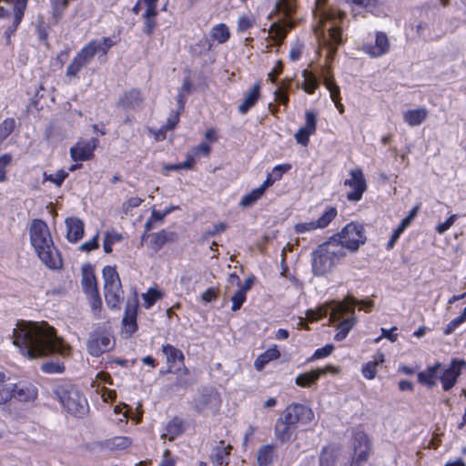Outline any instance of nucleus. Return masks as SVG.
<instances>
[{
	"label": "nucleus",
	"instance_id": "14",
	"mask_svg": "<svg viewBox=\"0 0 466 466\" xmlns=\"http://www.w3.org/2000/svg\"><path fill=\"white\" fill-rule=\"evenodd\" d=\"M113 348L111 338L106 334L95 332L87 341L88 352L94 357H99Z\"/></svg>",
	"mask_w": 466,
	"mask_h": 466
},
{
	"label": "nucleus",
	"instance_id": "7",
	"mask_svg": "<svg viewBox=\"0 0 466 466\" xmlns=\"http://www.w3.org/2000/svg\"><path fill=\"white\" fill-rule=\"evenodd\" d=\"M105 299L107 306L116 308L123 298L119 276L115 268L107 266L103 269Z\"/></svg>",
	"mask_w": 466,
	"mask_h": 466
},
{
	"label": "nucleus",
	"instance_id": "5",
	"mask_svg": "<svg viewBox=\"0 0 466 466\" xmlns=\"http://www.w3.org/2000/svg\"><path fill=\"white\" fill-rule=\"evenodd\" d=\"M56 394L68 412L76 416H84L87 412L86 400L75 387H61L57 390Z\"/></svg>",
	"mask_w": 466,
	"mask_h": 466
},
{
	"label": "nucleus",
	"instance_id": "11",
	"mask_svg": "<svg viewBox=\"0 0 466 466\" xmlns=\"http://www.w3.org/2000/svg\"><path fill=\"white\" fill-rule=\"evenodd\" d=\"M287 421L295 427L296 424H308L312 421L314 412L311 408L302 404L289 405L281 416Z\"/></svg>",
	"mask_w": 466,
	"mask_h": 466
},
{
	"label": "nucleus",
	"instance_id": "18",
	"mask_svg": "<svg viewBox=\"0 0 466 466\" xmlns=\"http://www.w3.org/2000/svg\"><path fill=\"white\" fill-rule=\"evenodd\" d=\"M15 382L5 372L0 371V406L5 407L11 404L15 398Z\"/></svg>",
	"mask_w": 466,
	"mask_h": 466
},
{
	"label": "nucleus",
	"instance_id": "43",
	"mask_svg": "<svg viewBox=\"0 0 466 466\" xmlns=\"http://www.w3.org/2000/svg\"><path fill=\"white\" fill-rule=\"evenodd\" d=\"M166 433L161 435L162 439L167 438L169 441H173L177 436L182 432V423L178 420H172L167 425Z\"/></svg>",
	"mask_w": 466,
	"mask_h": 466
},
{
	"label": "nucleus",
	"instance_id": "54",
	"mask_svg": "<svg viewBox=\"0 0 466 466\" xmlns=\"http://www.w3.org/2000/svg\"><path fill=\"white\" fill-rule=\"evenodd\" d=\"M465 319H466V308L463 309L462 312L457 319L451 320L447 325V328L445 329L444 333L446 335L451 334L458 326L462 324L465 321Z\"/></svg>",
	"mask_w": 466,
	"mask_h": 466
},
{
	"label": "nucleus",
	"instance_id": "55",
	"mask_svg": "<svg viewBox=\"0 0 466 466\" xmlns=\"http://www.w3.org/2000/svg\"><path fill=\"white\" fill-rule=\"evenodd\" d=\"M65 370L60 363L46 362L42 365V370L48 373H61Z\"/></svg>",
	"mask_w": 466,
	"mask_h": 466
},
{
	"label": "nucleus",
	"instance_id": "25",
	"mask_svg": "<svg viewBox=\"0 0 466 466\" xmlns=\"http://www.w3.org/2000/svg\"><path fill=\"white\" fill-rule=\"evenodd\" d=\"M67 228L66 238L73 243L79 241L84 236V223L78 218L71 217L66 219Z\"/></svg>",
	"mask_w": 466,
	"mask_h": 466
},
{
	"label": "nucleus",
	"instance_id": "59",
	"mask_svg": "<svg viewBox=\"0 0 466 466\" xmlns=\"http://www.w3.org/2000/svg\"><path fill=\"white\" fill-rule=\"evenodd\" d=\"M14 1L15 4L16 22H17L21 16H24L25 10L26 8L28 0H14Z\"/></svg>",
	"mask_w": 466,
	"mask_h": 466
},
{
	"label": "nucleus",
	"instance_id": "39",
	"mask_svg": "<svg viewBox=\"0 0 466 466\" xmlns=\"http://www.w3.org/2000/svg\"><path fill=\"white\" fill-rule=\"evenodd\" d=\"M339 455V451L334 446L325 447L319 456L320 466H334Z\"/></svg>",
	"mask_w": 466,
	"mask_h": 466
},
{
	"label": "nucleus",
	"instance_id": "22",
	"mask_svg": "<svg viewBox=\"0 0 466 466\" xmlns=\"http://www.w3.org/2000/svg\"><path fill=\"white\" fill-rule=\"evenodd\" d=\"M137 301H128L126 307L125 316L122 319L123 332L127 336L132 335L137 329Z\"/></svg>",
	"mask_w": 466,
	"mask_h": 466
},
{
	"label": "nucleus",
	"instance_id": "12",
	"mask_svg": "<svg viewBox=\"0 0 466 466\" xmlns=\"http://www.w3.org/2000/svg\"><path fill=\"white\" fill-rule=\"evenodd\" d=\"M350 177L347 178L344 182L345 186L351 188V190L347 193V198L350 201H359L367 189L365 177L360 168L350 170Z\"/></svg>",
	"mask_w": 466,
	"mask_h": 466
},
{
	"label": "nucleus",
	"instance_id": "40",
	"mask_svg": "<svg viewBox=\"0 0 466 466\" xmlns=\"http://www.w3.org/2000/svg\"><path fill=\"white\" fill-rule=\"evenodd\" d=\"M274 445H264L259 448L257 454V461L259 466H268L274 457Z\"/></svg>",
	"mask_w": 466,
	"mask_h": 466
},
{
	"label": "nucleus",
	"instance_id": "21",
	"mask_svg": "<svg viewBox=\"0 0 466 466\" xmlns=\"http://www.w3.org/2000/svg\"><path fill=\"white\" fill-rule=\"evenodd\" d=\"M463 365L464 361L453 360L450 368L444 369L442 367L441 381L445 390H449L454 386Z\"/></svg>",
	"mask_w": 466,
	"mask_h": 466
},
{
	"label": "nucleus",
	"instance_id": "28",
	"mask_svg": "<svg viewBox=\"0 0 466 466\" xmlns=\"http://www.w3.org/2000/svg\"><path fill=\"white\" fill-rule=\"evenodd\" d=\"M177 236L174 232L161 230L150 235V248L154 252L159 251L167 242H174Z\"/></svg>",
	"mask_w": 466,
	"mask_h": 466
},
{
	"label": "nucleus",
	"instance_id": "2",
	"mask_svg": "<svg viewBox=\"0 0 466 466\" xmlns=\"http://www.w3.org/2000/svg\"><path fill=\"white\" fill-rule=\"evenodd\" d=\"M354 309V298L348 296L342 301L332 300L320 305L316 309H308L306 318L313 322L329 313V324L338 330L334 339L339 341L347 337L356 324V318L353 316Z\"/></svg>",
	"mask_w": 466,
	"mask_h": 466
},
{
	"label": "nucleus",
	"instance_id": "44",
	"mask_svg": "<svg viewBox=\"0 0 466 466\" xmlns=\"http://www.w3.org/2000/svg\"><path fill=\"white\" fill-rule=\"evenodd\" d=\"M302 76L304 78L302 83L304 90L309 94L314 93L316 88L319 86V82L316 76L308 70L303 71Z\"/></svg>",
	"mask_w": 466,
	"mask_h": 466
},
{
	"label": "nucleus",
	"instance_id": "34",
	"mask_svg": "<svg viewBox=\"0 0 466 466\" xmlns=\"http://www.w3.org/2000/svg\"><path fill=\"white\" fill-rule=\"evenodd\" d=\"M280 353L276 346L268 349L264 353L260 354L254 362V367L257 370L260 371L264 366L271 360H278Z\"/></svg>",
	"mask_w": 466,
	"mask_h": 466
},
{
	"label": "nucleus",
	"instance_id": "17",
	"mask_svg": "<svg viewBox=\"0 0 466 466\" xmlns=\"http://www.w3.org/2000/svg\"><path fill=\"white\" fill-rule=\"evenodd\" d=\"M306 124L300 127L295 134L296 141L302 145L307 146L309 141V137L314 134L316 130L317 119L316 114L311 111H307L306 114Z\"/></svg>",
	"mask_w": 466,
	"mask_h": 466
},
{
	"label": "nucleus",
	"instance_id": "33",
	"mask_svg": "<svg viewBox=\"0 0 466 466\" xmlns=\"http://www.w3.org/2000/svg\"><path fill=\"white\" fill-rule=\"evenodd\" d=\"M131 444L132 440L130 438L125 436H116L114 438L106 440L103 443V446L106 449L111 451H123L130 447Z\"/></svg>",
	"mask_w": 466,
	"mask_h": 466
},
{
	"label": "nucleus",
	"instance_id": "6",
	"mask_svg": "<svg viewBox=\"0 0 466 466\" xmlns=\"http://www.w3.org/2000/svg\"><path fill=\"white\" fill-rule=\"evenodd\" d=\"M278 12L284 14L285 17L280 22H274L270 25L268 34L276 44L279 45L286 37L289 29L292 28L293 23L288 20V16L294 11V0H279L276 5Z\"/></svg>",
	"mask_w": 466,
	"mask_h": 466
},
{
	"label": "nucleus",
	"instance_id": "63",
	"mask_svg": "<svg viewBox=\"0 0 466 466\" xmlns=\"http://www.w3.org/2000/svg\"><path fill=\"white\" fill-rule=\"evenodd\" d=\"M285 88L286 86L282 85L279 89L275 91L276 99L279 100L283 105H287L289 101L288 96L284 92Z\"/></svg>",
	"mask_w": 466,
	"mask_h": 466
},
{
	"label": "nucleus",
	"instance_id": "16",
	"mask_svg": "<svg viewBox=\"0 0 466 466\" xmlns=\"http://www.w3.org/2000/svg\"><path fill=\"white\" fill-rule=\"evenodd\" d=\"M336 216L337 209L335 208H330L317 220L295 225V231L297 233H304L317 228H324L336 218Z\"/></svg>",
	"mask_w": 466,
	"mask_h": 466
},
{
	"label": "nucleus",
	"instance_id": "41",
	"mask_svg": "<svg viewBox=\"0 0 466 466\" xmlns=\"http://www.w3.org/2000/svg\"><path fill=\"white\" fill-rule=\"evenodd\" d=\"M327 1L328 0H316L315 2L314 15L319 20L320 23H323L327 20H332L334 18V13L332 11L322 9L325 6Z\"/></svg>",
	"mask_w": 466,
	"mask_h": 466
},
{
	"label": "nucleus",
	"instance_id": "32",
	"mask_svg": "<svg viewBox=\"0 0 466 466\" xmlns=\"http://www.w3.org/2000/svg\"><path fill=\"white\" fill-rule=\"evenodd\" d=\"M100 48H102V44H100L98 40H92L86 44L76 54V56L81 58L86 65H88L94 56L100 53Z\"/></svg>",
	"mask_w": 466,
	"mask_h": 466
},
{
	"label": "nucleus",
	"instance_id": "48",
	"mask_svg": "<svg viewBox=\"0 0 466 466\" xmlns=\"http://www.w3.org/2000/svg\"><path fill=\"white\" fill-rule=\"evenodd\" d=\"M324 85H325L326 88L329 91L330 97H331L332 101L340 99L339 86L335 83V81L333 80V78L331 76H324Z\"/></svg>",
	"mask_w": 466,
	"mask_h": 466
},
{
	"label": "nucleus",
	"instance_id": "4",
	"mask_svg": "<svg viewBox=\"0 0 466 466\" xmlns=\"http://www.w3.org/2000/svg\"><path fill=\"white\" fill-rule=\"evenodd\" d=\"M344 255L335 240L319 246L312 254V273L315 276L328 274L334 267L335 259H339Z\"/></svg>",
	"mask_w": 466,
	"mask_h": 466
},
{
	"label": "nucleus",
	"instance_id": "9",
	"mask_svg": "<svg viewBox=\"0 0 466 466\" xmlns=\"http://www.w3.org/2000/svg\"><path fill=\"white\" fill-rule=\"evenodd\" d=\"M82 287L84 291L89 296L90 305L96 313L101 307V299L98 293L96 279L92 267L84 266L82 268Z\"/></svg>",
	"mask_w": 466,
	"mask_h": 466
},
{
	"label": "nucleus",
	"instance_id": "36",
	"mask_svg": "<svg viewBox=\"0 0 466 466\" xmlns=\"http://www.w3.org/2000/svg\"><path fill=\"white\" fill-rule=\"evenodd\" d=\"M329 35L330 39L326 43V46L329 49L327 58L332 59L336 53L337 46L341 43L340 29L339 27H330L329 29Z\"/></svg>",
	"mask_w": 466,
	"mask_h": 466
},
{
	"label": "nucleus",
	"instance_id": "29",
	"mask_svg": "<svg viewBox=\"0 0 466 466\" xmlns=\"http://www.w3.org/2000/svg\"><path fill=\"white\" fill-rule=\"evenodd\" d=\"M442 366L440 363H436L433 367L429 368L427 370L420 372L418 374V380L426 384L429 387H432L436 384L437 380H441Z\"/></svg>",
	"mask_w": 466,
	"mask_h": 466
},
{
	"label": "nucleus",
	"instance_id": "30",
	"mask_svg": "<svg viewBox=\"0 0 466 466\" xmlns=\"http://www.w3.org/2000/svg\"><path fill=\"white\" fill-rule=\"evenodd\" d=\"M232 447L230 444L225 445L223 441H220L213 448L211 459L214 463L218 465L226 466L228 464V458L230 454Z\"/></svg>",
	"mask_w": 466,
	"mask_h": 466
},
{
	"label": "nucleus",
	"instance_id": "19",
	"mask_svg": "<svg viewBox=\"0 0 466 466\" xmlns=\"http://www.w3.org/2000/svg\"><path fill=\"white\" fill-rule=\"evenodd\" d=\"M0 17H13L11 25L7 27V39L10 40V34L14 33L19 25L23 16L16 22L15 4L14 0H0Z\"/></svg>",
	"mask_w": 466,
	"mask_h": 466
},
{
	"label": "nucleus",
	"instance_id": "38",
	"mask_svg": "<svg viewBox=\"0 0 466 466\" xmlns=\"http://www.w3.org/2000/svg\"><path fill=\"white\" fill-rule=\"evenodd\" d=\"M384 362V355L377 353L373 361L366 363L362 368V374L368 380H373L377 374V367Z\"/></svg>",
	"mask_w": 466,
	"mask_h": 466
},
{
	"label": "nucleus",
	"instance_id": "1",
	"mask_svg": "<svg viewBox=\"0 0 466 466\" xmlns=\"http://www.w3.org/2000/svg\"><path fill=\"white\" fill-rule=\"evenodd\" d=\"M13 343L28 359H39L49 354L69 355L70 347L56 337L47 324L19 321L13 332Z\"/></svg>",
	"mask_w": 466,
	"mask_h": 466
},
{
	"label": "nucleus",
	"instance_id": "20",
	"mask_svg": "<svg viewBox=\"0 0 466 466\" xmlns=\"http://www.w3.org/2000/svg\"><path fill=\"white\" fill-rule=\"evenodd\" d=\"M143 97L137 89H130L123 93L118 98L116 106L124 109L136 110L141 107L143 104Z\"/></svg>",
	"mask_w": 466,
	"mask_h": 466
},
{
	"label": "nucleus",
	"instance_id": "10",
	"mask_svg": "<svg viewBox=\"0 0 466 466\" xmlns=\"http://www.w3.org/2000/svg\"><path fill=\"white\" fill-rule=\"evenodd\" d=\"M157 1L158 0H138L133 7V12L135 14L142 12V17L144 19V32L147 35H152L156 27L155 17L157 14Z\"/></svg>",
	"mask_w": 466,
	"mask_h": 466
},
{
	"label": "nucleus",
	"instance_id": "23",
	"mask_svg": "<svg viewBox=\"0 0 466 466\" xmlns=\"http://www.w3.org/2000/svg\"><path fill=\"white\" fill-rule=\"evenodd\" d=\"M15 390H14L15 400L19 401H32L36 399L37 390L34 384L28 381L15 382Z\"/></svg>",
	"mask_w": 466,
	"mask_h": 466
},
{
	"label": "nucleus",
	"instance_id": "13",
	"mask_svg": "<svg viewBox=\"0 0 466 466\" xmlns=\"http://www.w3.org/2000/svg\"><path fill=\"white\" fill-rule=\"evenodd\" d=\"M331 371L334 373L338 372L337 368L328 365L325 368H318L315 370H311L303 373L299 374L295 379V383L297 386L301 388H310L317 384L319 379L327 374V372Z\"/></svg>",
	"mask_w": 466,
	"mask_h": 466
},
{
	"label": "nucleus",
	"instance_id": "27",
	"mask_svg": "<svg viewBox=\"0 0 466 466\" xmlns=\"http://www.w3.org/2000/svg\"><path fill=\"white\" fill-rule=\"evenodd\" d=\"M218 403V396L214 391H207L200 394L194 400V407L198 412L216 408Z\"/></svg>",
	"mask_w": 466,
	"mask_h": 466
},
{
	"label": "nucleus",
	"instance_id": "49",
	"mask_svg": "<svg viewBox=\"0 0 466 466\" xmlns=\"http://www.w3.org/2000/svg\"><path fill=\"white\" fill-rule=\"evenodd\" d=\"M347 2L352 5V10L360 12V9H367L370 11L376 6L375 0H347Z\"/></svg>",
	"mask_w": 466,
	"mask_h": 466
},
{
	"label": "nucleus",
	"instance_id": "50",
	"mask_svg": "<svg viewBox=\"0 0 466 466\" xmlns=\"http://www.w3.org/2000/svg\"><path fill=\"white\" fill-rule=\"evenodd\" d=\"M15 120L5 119L0 124V143L3 142L14 130Z\"/></svg>",
	"mask_w": 466,
	"mask_h": 466
},
{
	"label": "nucleus",
	"instance_id": "57",
	"mask_svg": "<svg viewBox=\"0 0 466 466\" xmlns=\"http://www.w3.org/2000/svg\"><path fill=\"white\" fill-rule=\"evenodd\" d=\"M98 248V233L89 241L83 243L79 248L82 251L90 252Z\"/></svg>",
	"mask_w": 466,
	"mask_h": 466
},
{
	"label": "nucleus",
	"instance_id": "24",
	"mask_svg": "<svg viewBox=\"0 0 466 466\" xmlns=\"http://www.w3.org/2000/svg\"><path fill=\"white\" fill-rule=\"evenodd\" d=\"M390 41L386 34L378 32L376 34L375 45H366L363 50L372 57H379L388 52Z\"/></svg>",
	"mask_w": 466,
	"mask_h": 466
},
{
	"label": "nucleus",
	"instance_id": "3",
	"mask_svg": "<svg viewBox=\"0 0 466 466\" xmlns=\"http://www.w3.org/2000/svg\"><path fill=\"white\" fill-rule=\"evenodd\" d=\"M30 240L40 259L50 268L61 267V260L53 246V239L46 222L34 219L30 226Z\"/></svg>",
	"mask_w": 466,
	"mask_h": 466
},
{
	"label": "nucleus",
	"instance_id": "45",
	"mask_svg": "<svg viewBox=\"0 0 466 466\" xmlns=\"http://www.w3.org/2000/svg\"><path fill=\"white\" fill-rule=\"evenodd\" d=\"M87 66L81 58L77 56L74 57V59L68 65L66 76L69 78L76 77L78 73L82 70L83 67Z\"/></svg>",
	"mask_w": 466,
	"mask_h": 466
},
{
	"label": "nucleus",
	"instance_id": "61",
	"mask_svg": "<svg viewBox=\"0 0 466 466\" xmlns=\"http://www.w3.org/2000/svg\"><path fill=\"white\" fill-rule=\"evenodd\" d=\"M333 349L334 347L332 345H326L325 347L317 350L313 355V358L320 359L329 356L332 352Z\"/></svg>",
	"mask_w": 466,
	"mask_h": 466
},
{
	"label": "nucleus",
	"instance_id": "26",
	"mask_svg": "<svg viewBox=\"0 0 466 466\" xmlns=\"http://www.w3.org/2000/svg\"><path fill=\"white\" fill-rule=\"evenodd\" d=\"M275 436L282 443L290 441L295 437V427L287 423L286 420L280 417L275 425Z\"/></svg>",
	"mask_w": 466,
	"mask_h": 466
},
{
	"label": "nucleus",
	"instance_id": "37",
	"mask_svg": "<svg viewBox=\"0 0 466 466\" xmlns=\"http://www.w3.org/2000/svg\"><path fill=\"white\" fill-rule=\"evenodd\" d=\"M427 114L424 108L408 110L404 113L403 118L408 125L414 127L421 124L427 117Z\"/></svg>",
	"mask_w": 466,
	"mask_h": 466
},
{
	"label": "nucleus",
	"instance_id": "64",
	"mask_svg": "<svg viewBox=\"0 0 466 466\" xmlns=\"http://www.w3.org/2000/svg\"><path fill=\"white\" fill-rule=\"evenodd\" d=\"M455 216H451L444 223H441L440 224L437 228H436V230L440 233V234H442L444 233L446 230H448L451 225L453 224L454 220H455Z\"/></svg>",
	"mask_w": 466,
	"mask_h": 466
},
{
	"label": "nucleus",
	"instance_id": "60",
	"mask_svg": "<svg viewBox=\"0 0 466 466\" xmlns=\"http://www.w3.org/2000/svg\"><path fill=\"white\" fill-rule=\"evenodd\" d=\"M254 24V20L249 18V17H246V16H242L238 19V30L239 31H245L248 28H250Z\"/></svg>",
	"mask_w": 466,
	"mask_h": 466
},
{
	"label": "nucleus",
	"instance_id": "35",
	"mask_svg": "<svg viewBox=\"0 0 466 466\" xmlns=\"http://www.w3.org/2000/svg\"><path fill=\"white\" fill-rule=\"evenodd\" d=\"M163 353L167 357V361L169 364L168 372H171V368L174 366L175 362L177 360L180 363H184V355L182 351L172 345H165L162 349Z\"/></svg>",
	"mask_w": 466,
	"mask_h": 466
},
{
	"label": "nucleus",
	"instance_id": "56",
	"mask_svg": "<svg viewBox=\"0 0 466 466\" xmlns=\"http://www.w3.org/2000/svg\"><path fill=\"white\" fill-rule=\"evenodd\" d=\"M141 202L142 199L137 197L128 198L122 206L124 212L127 214L131 208L138 207Z\"/></svg>",
	"mask_w": 466,
	"mask_h": 466
},
{
	"label": "nucleus",
	"instance_id": "8",
	"mask_svg": "<svg viewBox=\"0 0 466 466\" xmlns=\"http://www.w3.org/2000/svg\"><path fill=\"white\" fill-rule=\"evenodd\" d=\"M331 240L336 241L339 248L341 246L354 252L359 249L360 245L365 243L366 237L364 236L362 226L350 223L338 234L337 238H333Z\"/></svg>",
	"mask_w": 466,
	"mask_h": 466
},
{
	"label": "nucleus",
	"instance_id": "51",
	"mask_svg": "<svg viewBox=\"0 0 466 466\" xmlns=\"http://www.w3.org/2000/svg\"><path fill=\"white\" fill-rule=\"evenodd\" d=\"M230 299L232 301V310L237 311L246 300V292L238 288Z\"/></svg>",
	"mask_w": 466,
	"mask_h": 466
},
{
	"label": "nucleus",
	"instance_id": "46",
	"mask_svg": "<svg viewBox=\"0 0 466 466\" xmlns=\"http://www.w3.org/2000/svg\"><path fill=\"white\" fill-rule=\"evenodd\" d=\"M264 194L262 193V190L261 189H258V187L253 189L251 192H249L248 194L245 195L240 202H239V206L246 208H248V207H251L252 205H254L259 198H261V197L263 196Z\"/></svg>",
	"mask_w": 466,
	"mask_h": 466
},
{
	"label": "nucleus",
	"instance_id": "15",
	"mask_svg": "<svg viewBox=\"0 0 466 466\" xmlns=\"http://www.w3.org/2000/svg\"><path fill=\"white\" fill-rule=\"evenodd\" d=\"M98 145L96 138H91L88 141H79L70 148V155L74 161L89 160L94 156V150Z\"/></svg>",
	"mask_w": 466,
	"mask_h": 466
},
{
	"label": "nucleus",
	"instance_id": "53",
	"mask_svg": "<svg viewBox=\"0 0 466 466\" xmlns=\"http://www.w3.org/2000/svg\"><path fill=\"white\" fill-rule=\"evenodd\" d=\"M162 298L160 291L149 289L147 293L143 294V299L146 302V308H150L153 304Z\"/></svg>",
	"mask_w": 466,
	"mask_h": 466
},
{
	"label": "nucleus",
	"instance_id": "42",
	"mask_svg": "<svg viewBox=\"0 0 466 466\" xmlns=\"http://www.w3.org/2000/svg\"><path fill=\"white\" fill-rule=\"evenodd\" d=\"M229 36V29L225 24H218L211 30V37L219 44L225 43Z\"/></svg>",
	"mask_w": 466,
	"mask_h": 466
},
{
	"label": "nucleus",
	"instance_id": "31",
	"mask_svg": "<svg viewBox=\"0 0 466 466\" xmlns=\"http://www.w3.org/2000/svg\"><path fill=\"white\" fill-rule=\"evenodd\" d=\"M260 95V83H257L245 95L243 102L239 105L238 110L241 114H245L258 101Z\"/></svg>",
	"mask_w": 466,
	"mask_h": 466
},
{
	"label": "nucleus",
	"instance_id": "58",
	"mask_svg": "<svg viewBox=\"0 0 466 466\" xmlns=\"http://www.w3.org/2000/svg\"><path fill=\"white\" fill-rule=\"evenodd\" d=\"M227 224L224 223V222H221V223H218V224H216L212 227V228L207 230L204 234V237L205 238H209V237H213L220 232H223L226 230L227 228Z\"/></svg>",
	"mask_w": 466,
	"mask_h": 466
},
{
	"label": "nucleus",
	"instance_id": "47",
	"mask_svg": "<svg viewBox=\"0 0 466 466\" xmlns=\"http://www.w3.org/2000/svg\"><path fill=\"white\" fill-rule=\"evenodd\" d=\"M13 162V156L9 153L0 155V183L7 180V167Z\"/></svg>",
	"mask_w": 466,
	"mask_h": 466
},
{
	"label": "nucleus",
	"instance_id": "62",
	"mask_svg": "<svg viewBox=\"0 0 466 466\" xmlns=\"http://www.w3.org/2000/svg\"><path fill=\"white\" fill-rule=\"evenodd\" d=\"M395 330H397V327H393L390 330L382 328L381 329V337L387 338L391 342H395L398 339V334L394 332Z\"/></svg>",
	"mask_w": 466,
	"mask_h": 466
},
{
	"label": "nucleus",
	"instance_id": "52",
	"mask_svg": "<svg viewBox=\"0 0 466 466\" xmlns=\"http://www.w3.org/2000/svg\"><path fill=\"white\" fill-rule=\"evenodd\" d=\"M67 176L68 174L64 170H59L53 175L44 173V181H50L57 187H60Z\"/></svg>",
	"mask_w": 466,
	"mask_h": 466
}]
</instances>
